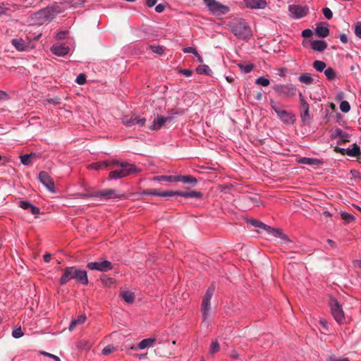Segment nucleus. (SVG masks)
Wrapping results in <instances>:
<instances>
[{
    "label": "nucleus",
    "instance_id": "nucleus-35",
    "mask_svg": "<svg viewBox=\"0 0 361 361\" xmlns=\"http://www.w3.org/2000/svg\"><path fill=\"white\" fill-rule=\"evenodd\" d=\"M298 80L301 83H304L306 85H310L313 82V78H312L311 74L310 73H305L298 77Z\"/></svg>",
    "mask_w": 361,
    "mask_h": 361
},
{
    "label": "nucleus",
    "instance_id": "nucleus-4",
    "mask_svg": "<svg viewBox=\"0 0 361 361\" xmlns=\"http://www.w3.org/2000/svg\"><path fill=\"white\" fill-rule=\"evenodd\" d=\"M113 164L114 165L121 166V169L111 171L109 173L110 179L118 180L137 171V166L133 164L121 162L118 160H114Z\"/></svg>",
    "mask_w": 361,
    "mask_h": 361
},
{
    "label": "nucleus",
    "instance_id": "nucleus-34",
    "mask_svg": "<svg viewBox=\"0 0 361 361\" xmlns=\"http://www.w3.org/2000/svg\"><path fill=\"white\" fill-rule=\"evenodd\" d=\"M313 68L318 72H324L326 68V64L325 62L319 60H316L312 64Z\"/></svg>",
    "mask_w": 361,
    "mask_h": 361
},
{
    "label": "nucleus",
    "instance_id": "nucleus-43",
    "mask_svg": "<svg viewBox=\"0 0 361 361\" xmlns=\"http://www.w3.org/2000/svg\"><path fill=\"white\" fill-rule=\"evenodd\" d=\"M238 66L245 73H249L253 69V66L252 64H238Z\"/></svg>",
    "mask_w": 361,
    "mask_h": 361
},
{
    "label": "nucleus",
    "instance_id": "nucleus-29",
    "mask_svg": "<svg viewBox=\"0 0 361 361\" xmlns=\"http://www.w3.org/2000/svg\"><path fill=\"white\" fill-rule=\"evenodd\" d=\"M143 195H154V196H159V197H169L171 195L169 193V191H164L161 192L157 190H147L142 192Z\"/></svg>",
    "mask_w": 361,
    "mask_h": 361
},
{
    "label": "nucleus",
    "instance_id": "nucleus-32",
    "mask_svg": "<svg viewBox=\"0 0 361 361\" xmlns=\"http://www.w3.org/2000/svg\"><path fill=\"white\" fill-rule=\"evenodd\" d=\"M121 295L122 298L128 303H132L134 301V294L128 290L121 292Z\"/></svg>",
    "mask_w": 361,
    "mask_h": 361
},
{
    "label": "nucleus",
    "instance_id": "nucleus-33",
    "mask_svg": "<svg viewBox=\"0 0 361 361\" xmlns=\"http://www.w3.org/2000/svg\"><path fill=\"white\" fill-rule=\"evenodd\" d=\"M84 3V0H65L63 4L66 7L78 8L82 6Z\"/></svg>",
    "mask_w": 361,
    "mask_h": 361
},
{
    "label": "nucleus",
    "instance_id": "nucleus-15",
    "mask_svg": "<svg viewBox=\"0 0 361 361\" xmlns=\"http://www.w3.org/2000/svg\"><path fill=\"white\" fill-rule=\"evenodd\" d=\"M39 179L40 182L51 192H54V183L49 176V174L45 171H41L39 173Z\"/></svg>",
    "mask_w": 361,
    "mask_h": 361
},
{
    "label": "nucleus",
    "instance_id": "nucleus-3",
    "mask_svg": "<svg viewBox=\"0 0 361 361\" xmlns=\"http://www.w3.org/2000/svg\"><path fill=\"white\" fill-rule=\"evenodd\" d=\"M228 28L239 40L247 41L252 37L251 27L243 19H236L230 23Z\"/></svg>",
    "mask_w": 361,
    "mask_h": 361
},
{
    "label": "nucleus",
    "instance_id": "nucleus-1",
    "mask_svg": "<svg viewBox=\"0 0 361 361\" xmlns=\"http://www.w3.org/2000/svg\"><path fill=\"white\" fill-rule=\"evenodd\" d=\"M62 11V8H60L56 4L47 6L44 8L35 12L32 16V20L34 24L42 25L50 23L55 16Z\"/></svg>",
    "mask_w": 361,
    "mask_h": 361
},
{
    "label": "nucleus",
    "instance_id": "nucleus-48",
    "mask_svg": "<svg viewBox=\"0 0 361 361\" xmlns=\"http://www.w3.org/2000/svg\"><path fill=\"white\" fill-rule=\"evenodd\" d=\"M20 161L25 166L29 165L30 163V154H24L20 156Z\"/></svg>",
    "mask_w": 361,
    "mask_h": 361
},
{
    "label": "nucleus",
    "instance_id": "nucleus-17",
    "mask_svg": "<svg viewBox=\"0 0 361 361\" xmlns=\"http://www.w3.org/2000/svg\"><path fill=\"white\" fill-rule=\"evenodd\" d=\"M145 123H146V118H145L123 117L122 118V123L127 127H132L134 125H137L140 127H142L145 126Z\"/></svg>",
    "mask_w": 361,
    "mask_h": 361
},
{
    "label": "nucleus",
    "instance_id": "nucleus-2",
    "mask_svg": "<svg viewBox=\"0 0 361 361\" xmlns=\"http://www.w3.org/2000/svg\"><path fill=\"white\" fill-rule=\"evenodd\" d=\"M71 279H75L82 285L88 284L87 273L85 270L80 269L76 267H68L59 279L61 285H66Z\"/></svg>",
    "mask_w": 361,
    "mask_h": 361
},
{
    "label": "nucleus",
    "instance_id": "nucleus-22",
    "mask_svg": "<svg viewBox=\"0 0 361 361\" xmlns=\"http://www.w3.org/2000/svg\"><path fill=\"white\" fill-rule=\"evenodd\" d=\"M175 182H182L186 184L196 185L197 180L192 176H176Z\"/></svg>",
    "mask_w": 361,
    "mask_h": 361
},
{
    "label": "nucleus",
    "instance_id": "nucleus-61",
    "mask_svg": "<svg viewBox=\"0 0 361 361\" xmlns=\"http://www.w3.org/2000/svg\"><path fill=\"white\" fill-rule=\"evenodd\" d=\"M113 161L114 160H111V161L107 160V161H101L102 162V169H106V168H108L109 166H110L111 165H114L113 164Z\"/></svg>",
    "mask_w": 361,
    "mask_h": 361
},
{
    "label": "nucleus",
    "instance_id": "nucleus-63",
    "mask_svg": "<svg viewBox=\"0 0 361 361\" xmlns=\"http://www.w3.org/2000/svg\"><path fill=\"white\" fill-rule=\"evenodd\" d=\"M164 8L165 6L163 4H159L155 6V11L158 13H161L164 11Z\"/></svg>",
    "mask_w": 361,
    "mask_h": 361
},
{
    "label": "nucleus",
    "instance_id": "nucleus-49",
    "mask_svg": "<svg viewBox=\"0 0 361 361\" xmlns=\"http://www.w3.org/2000/svg\"><path fill=\"white\" fill-rule=\"evenodd\" d=\"M115 350V348L112 345H107L103 348L102 353L103 355H107Z\"/></svg>",
    "mask_w": 361,
    "mask_h": 361
},
{
    "label": "nucleus",
    "instance_id": "nucleus-53",
    "mask_svg": "<svg viewBox=\"0 0 361 361\" xmlns=\"http://www.w3.org/2000/svg\"><path fill=\"white\" fill-rule=\"evenodd\" d=\"M184 53L188 54H193L194 55H197V51L195 48L192 47H188L183 49Z\"/></svg>",
    "mask_w": 361,
    "mask_h": 361
},
{
    "label": "nucleus",
    "instance_id": "nucleus-20",
    "mask_svg": "<svg viewBox=\"0 0 361 361\" xmlns=\"http://www.w3.org/2000/svg\"><path fill=\"white\" fill-rule=\"evenodd\" d=\"M19 206L23 209H30L31 213L35 215H37L39 214V209L36 206L33 205L29 201L22 200L20 202Z\"/></svg>",
    "mask_w": 361,
    "mask_h": 361
},
{
    "label": "nucleus",
    "instance_id": "nucleus-51",
    "mask_svg": "<svg viewBox=\"0 0 361 361\" xmlns=\"http://www.w3.org/2000/svg\"><path fill=\"white\" fill-rule=\"evenodd\" d=\"M299 97H300V101L302 109H309V104L305 101V99L301 92L299 93Z\"/></svg>",
    "mask_w": 361,
    "mask_h": 361
},
{
    "label": "nucleus",
    "instance_id": "nucleus-13",
    "mask_svg": "<svg viewBox=\"0 0 361 361\" xmlns=\"http://www.w3.org/2000/svg\"><path fill=\"white\" fill-rule=\"evenodd\" d=\"M87 267L90 270H96L102 272H106L113 269L111 262L104 260L102 262H92L87 264Z\"/></svg>",
    "mask_w": 361,
    "mask_h": 361
},
{
    "label": "nucleus",
    "instance_id": "nucleus-30",
    "mask_svg": "<svg viewBox=\"0 0 361 361\" xmlns=\"http://www.w3.org/2000/svg\"><path fill=\"white\" fill-rule=\"evenodd\" d=\"M315 33L318 37L324 38L329 35V30L326 26L319 25L315 28Z\"/></svg>",
    "mask_w": 361,
    "mask_h": 361
},
{
    "label": "nucleus",
    "instance_id": "nucleus-7",
    "mask_svg": "<svg viewBox=\"0 0 361 361\" xmlns=\"http://www.w3.org/2000/svg\"><path fill=\"white\" fill-rule=\"evenodd\" d=\"M250 223L257 228H260L267 231V233L274 237L281 238L284 242H289V238L280 230L275 229L261 221L256 220L250 221Z\"/></svg>",
    "mask_w": 361,
    "mask_h": 361
},
{
    "label": "nucleus",
    "instance_id": "nucleus-38",
    "mask_svg": "<svg viewBox=\"0 0 361 361\" xmlns=\"http://www.w3.org/2000/svg\"><path fill=\"white\" fill-rule=\"evenodd\" d=\"M153 180H156V181L175 182L176 176H159L154 177Z\"/></svg>",
    "mask_w": 361,
    "mask_h": 361
},
{
    "label": "nucleus",
    "instance_id": "nucleus-10",
    "mask_svg": "<svg viewBox=\"0 0 361 361\" xmlns=\"http://www.w3.org/2000/svg\"><path fill=\"white\" fill-rule=\"evenodd\" d=\"M93 197L98 198L99 200H111V199H120L124 197L123 194L119 193L118 191L114 189L102 190L96 191L92 193Z\"/></svg>",
    "mask_w": 361,
    "mask_h": 361
},
{
    "label": "nucleus",
    "instance_id": "nucleus-60",
    "mask_svg": "<svg viewBox=\"0 0 361 361\" xmlns=\"http://www.w3.org/2000/svg\"><path fill=\"white\" fill-rule=\"evenodd\" d=\"M42 354L45 355V356H47L49 357H51V358L55 360L56 361H61L60 358L58 356L55 355H53V354H51V353H47V352H42Z\"/></svg>",
    "mask_w": 361,
    "mask_h": 361
},
{
    "label": "nucleus",
    "instance_id": "nucleus-27",
    "mask_svg": "<svg viewBox=\"0 0 361 361\" xmlns=\"http://www.w3.org/2000/svg\"><path fill=\"white\" fill-rule=\"evenodd\" d=\"M17 4H4L2 3L0 4V16L6 14L8 11H14L16 10V6Z\"/></svg>",
    "mask_w": 361,
    "mask_h": 361
},
{
    "label": "nucleus",
    "instance_id": "nucleus-28",
    "mask_svg": "<svg viewBox=\"0 0 361 361\" xmlns=\"http://www.w3.org/2000/svg\"><path fill=\"white\" fill-rule=\"evenodd\" d=\"M93 343L87 339H81L77 343V348L81 350H89L92 346Z\"/></svg>",
    "mask_w": 361,
    "mask_h": 361
},
{
    "label": "nucleus",
    "instance_id": "nucleus-36",
    "mask_svg": "<svg viewBox=\"0 0 361 361\" xmlns=\"http://www.w3.org/2000/svg\"><path fill=\"white\" fill-rule=\"evenodd\" d=\"M324 73L329 80H333L336 77V73L335 70L331 67L326 68L324 70Z\"/></svg>",
    "mask_w": 361,
    "mask_h": 361
},
{
    "label": "nucleus",
    "instance_id": "nucleus-50",
    "mask_svg": "<svg viewBox=\"0 0 361 361\" xmlns=\"http://www.w3.org/2000/svg\"><path fill=\"white\" fill-rule=\"evenodd\" d=\"M75 82L79 85H83L86 82V76L83 73L78 75L75 79Z\"/></svg>",
    "mask_w": 361,
    "mask_h": 361
},
{
    "label": "nucleus",
    "instance_id": "nucleus-24",
    "mask_svg": "<svg viewBox=\"0 0 361 361\" xmlns=\"http://www.w3.org/2000/svg\"><path fill=\"white\" fill-rule=\"evenodd\" d=\"M86 321V317L83 314L78 316L75 319H73L69 325L68 330L70 331H73L78 325L83 324Z\"/></svg>",
    "mask_w": 361,
    "mask_h": 361
},
{
    "label": "nucleus",
    "instance_id": "nucleus-40",
    "mask_svg": "<svg viewBox=\"0 0 361 361\" xmlns=\"http://www.w3.org/2000/svg\"><path fill=\"white\" fill-rule=\"evenodd\" d=\"M341 216L347 224L352 222L355 219V217L352 214L346 212H341Z\"/></svg>",
    "mask_w": 361,
    "mask_h": 361
},
{
    "label": "nucleus",
    "instance_id": "nucleus-11",
    "mask_svg": "<svg viewBox=\"0 0 361 361\" xmlns=\"http://www.w3.org/2000/svg\"><path fill=\"white\" fill-rule=\"evenodd\" d=\"M290 17L293 19H300L305 17L309 13L307 6L291 4L288 6Z\"/></svg>",
    "mask_w": 361,
    "mask_h": 361
},
{
    "label": "nucleus",
    "instance_id": "nucleus-12",
    "mask_svg": "<svg viewBox=\"0 0 361 361\" xmlns=\"http://www.w3.org/2000/svg\"><path fill=\"white\" fill-rule=\"evenodd\" d=\"M330 306L331 314L336 322L338 324L344 323L345 321L344 312L338 301L335 299H332L330 302Z\"/></svg>",
    "mask_w": 361,
    "mask_h": 361
},
{
    "label": "nucleus",
    "instance_id": "nucleus-55",
    "mask_svg": "<svg viewBox=\"0 0 361 361\" xmlns=\"http://www.w3.org/2000/svg\"><path fill=\"white\" fill-rule=\"evenodd\" d=\"M303 111V113L301 114V119L302 121H306L310 118L309 109H305Z\"/></svg>",
    "mask_w": 361,
    "mask_h": 361
},
{
    "label": "nucleus",
    "instance_id": "nucleus-5",
    "mask_svg": "<svg viewBox=\"0 0 361 361\" xmlns=\"http://www.w3.org/2000/svg\"><path fill=\"white\" fill-rule=\"evenodd\" d=\"M214 293V287L210 286L206 290L204 293L202 304H201V312L202 315V322L208 325L209 322V318L212 314V310L211 307V299Z\"/></svg>",
    "mask_w": 361,
    "mask_h": 361
},
{
    "label": "nucleus",
    "instance_id": "nucleus-14",
    "mask_svg": "<svg viewBox=\"0 0 361 361\" xmlns=\"http://www.w3.org/2000/svg\"><path fill=\"white\" fill-rule=\"evenodd\" d=\"M172 120V117H166L161 115H157V118L154 120L152 124L149 127V128L151 130H159L166 122H170Z\"/></svg>",
    "mask_w": 361,
    "mask_h": 361
},
{
    "label": "nucleus",
    "instance_id": "nucleus-6",
    "mask_svg": "<svg viewBox=\"0 0 361 361\" xmlns=\"http://www.w3.org/2000/svg\"><path fill=\"white\" fill-rule=\"evenodd\" d=\"M207 8L214 16H222L230 11L228 6L224 5L216 0H203Z\"/></svg>",
    "mask_w": 361,
    "mask_h": 361
},
{
    "label": "nucleus",
    "instance_id": "nucleus-41",
    "mask_svg": "<svg viewBox=\"0 0 361 361\" xmlns=\"http://www.w3.org/2000/svg\"><path fill=\"white\" fill-rule=\"evenodd\" d=\"M169 193L171 194L169 197H173L176 195H178L183 197L188 198L190 196V192H184V191H172L170 190Z\"/></svg>",
    "mask_w": 361,
    "mask_h": 361
},
{
    "label": "nucleus",
    "instance_id": "nucleus-57",
    "mask_svg": "<svg viewBox=\"0 0 361 361\" xmlns=\"http://www.w3.org/2000/svg\"><path fill=\"white\" fill-rule=\"evenodd\" d=\"M179 73L185 77H190L192 74V71L190 69H181Z\"/></svg>",
    "mask_w": 361,
    "mask_h": 361
},
{
    "label": "nucleus",
    "instance_id": "nucleus-52",
    "mask_svg": "<svg viewBox=\"0 0 361 361\" xmlns=\"http://www.w3.org/2000/svg\"><path fill=\"white\" fill-rule=\"evenodd\" d=\"M89 168L92 170L103 169L102 162H94L89 165Z\"/></svg>",
    "mask_w": 361,
    "mask_h": 361
},
{
    "label": "nucleus",
    "instance_id": "nucleus-45",
    "mask_svg": "<svg viewBox=\"0 0 361 361\" xmlns=\"http://www.w3.org/2000/svg\"><path fill=\"white\" fill-rule=\"evenodd\" d=\"M23 335L24 334L20 327L16 328L12 331V336L16 339L23 337Z\"/></svg>",
    "mask_w": 361,
    "mask_h": 361
},
{
    "label": "nucleus",
    "instance_id": "nucleus-25",
    "mask_svg": "<svg viewBox=\"0 0 361 361\" xmlns=\"http://www.w3.org/2000/svg\"><path fill=\"white\" fill-rule=\"evenodd\" d=\"M312 49L317 51H323L327 47V43L324 40H314L311 43Z\"/></svg>",
    "mask_w": 361,
    "mask_h": 361
},
{
    "label": "nucleus",
    "instance_id": "nucleus-56",
    "mask_svg": "<svg viewBox=\"0 0 361 361\" xmlns=\"http://www.w3.org/2000/svg\"><path fill=\"white\" fill-rule=\"evenodd\" d=\"M202 197V193L197 191H190L189 197L191 198H201Z\"/></svg>",
    "mask_w": 361,
    "mask_h": 361
},
{
    "label": "nucleus",
    "instance_id": "nucleus-62",
    "mask_svg": "<svg viewBox=\"0 0 361 361\" xmlns=\"http://www.w3.org/2000/svg\"><path fill=\"white\" fill-rule=\"evenodd\" d=\"M312 32L310 29H305L302 32V36L304 37H310Z\"/></svg>",
    "mask_w": 361,
    "mask_h": 361
},
{
    "label": "nucleus",
    "instance_id": "nucleus-16",
    "mask_svg": "<svg viewBox=\"0 0 361 361\" xmlns=\"http://www.w3.org/2000/svg\"><path fill=\"white\" fill-rule=\"evenodd\" d=\"M245 6L250 9H264L267 3L266 0H244Z\"/></svg>",
    "mask_w": 361,
    "mask_h": 361
},
{
    "label": "nucleus",
    "instance_id": "nucleus-31",
    "mask_svg": "<svg viewBox=\"0 0 361 361\" xmlns=\"http://www.w3.org/2000/svg\"><path fill=\"white\" fill-rule=\"evenodd\" d=\"M346 154L353 157H358L360 154V147L355 144L353 147L346 149Z\"/></svg>",
    "mask_w": 361,
    "mask_h": 361
},
{
    "label": "nucleus",
    "instance_id": "nucleus-39",
    "mask_svg": "<svg viewBox=\"0 0 361 361\" xmlns=\"http://www.w3.org/2000/svg\"><path fill=\"white\" fill-rule=\"evenodd\" d=\"M220 350V345L216 340L212 341L209 346V353L210 354H214L219 352Z\"/></svg>",
    "mask_w": 361,
    "mask_h": 361
},
{
    "label": "nucleus",
    "instance_id": "nucleus-59",
    "mask_svg": "<svg viewBox=\"0 0 361 361\" xmlns=\"http://www.w3.org/2000/svg\"><path fill=\"white\" fill-rule=\"evenodd\" d=\"M66 35H67V31H60L56 35V39H63L66 37Z\"/></svg>",
    "mask_w": 361,
    "mask_h": 361
},
{
    "label": "nucleus",
    "instance_id": "nucleus-37",
    "mask_svg": "<svg viewBox=\"0 0 361 361\" xmlns=\"http://www.w3.org/2000/svg\"><path fill=\"white\" fill-rule=\"evenodd\" d=\"M196 71L199 74H206V75H210L212 73V71L210 68L207 65H200L197 66Z\"/></svg>",
    "mask_w": 361,
    "mask_h": 361
},
{
    "label": "nucleus",
    "instance_id": "nucleus-26",
    "mask_svg": "<svg viewBox=\"0 0 361 361\" xmlns=\"http://www.w3.org/2000/svg\"><path fill=\"white\" fill-rule=\"evenodd\" d=\"M298 162L302 164L305 165H321L322 164V161L316 158H309V157H302L298 160Z\"/></svg>",
    "mask_w": 361,
    "mask_h": 361
},
{
    "label": "nucleus",
    "instance_id": "nucleus-19",
    "mask_svg": "<svg viewBox=\"0 0 361 361\" xmlns=\"http://www.w3.org/2000/svg\"><path fill=\"white\" fill-rule=\"evenodd\" d=\"M156 341L155 338H148L141 341L137 345V347H131L133 350H144L147 348H152L154 345Z\"/></svg>",
    "mask_w": 361,
    "mask_h": 361
},
{
    "label": "nucleus",
    "instance_id": "nucleus-64",
    "mask_svg": "<svg viewBox=\"0 0 361 361\" xmlns=\"http://www.w3.org/2000/svg\"><path fill=\"white\" fill-rule=\"evenodd\" d=\"M328 361H348V360L347 358L338 359L334 357H329Z\"/></svg>",
    "mask_w": 361,
    "mask_h": 361
},
{
    "label": "nucleus",
    "instance_id": "nucleus-46",
    "mask_svg": "<svg viewBox=\"0 0 361 361\" xmlns=\"http://www.w3.org/2000/svg\"><path fill=\"white\" fill-rule=\"evenodd\" d=\"M322 13L324 16V17L328 20L331 19L333 17V13L331 10L328 7L324 8L322 9Z\"/></svg>",
    "mask_w": 361,
    "mask_h": 361
},
{
    "label": "nucleus",
    "instance_id": "nucleus-47",
    "mask_svg": "<svg viewBox=\"0 0 361 361\" xmlns=\"http://www.w3.org/2000/svg\"><path fill=\"white\" fill-rule=\"evenodd\" d=\"M149 48L154 52L158 54H162L164 53V49L161 46H154L149 45Z\"/></svg>",
    "mask_w": 361,
    "mask_h": 361
},
{
    "label": "nucleus",
    "instance_id": "nucleus-9",
    "mask_svg": "<svg viewBox=\"0 0 361 361\" xmlns=\"http://www.w3.org/2000/svg\"><path fill=\"white\" fill-rule=\"evenodd\" d=\"M270 105L281 121L288 124H293L295 122V116L292 112L280 109L272 100Z\"/></svg>",
    "mask_w": 361,
    "mask_h": 361
},
{
    "label": "nucleus",
    "instance_id": "nucleus-44",
    "mask_svg": "<svg viewBox=\"0 0 361 361\" xmlns=\"http://www.w3.org/2000/svg\"><path fill=\"white\" fill-rule=\"evenodd\" d=\"M340 109L343 113H348L350 109V106L348 102L343 101L340 104Z\"/></svg>",
    "mask_w": 361,
    "mask_h": 361
},
{
    "label": "nucleus",
    "instance_id": "nucleus-23",
    "mask_svg": "<svg viewBox=\"0 0 361 361\" xmlns=\"http://www.w3.org/2000/svg\"><path fill=\"white\" fill-rule=\"evenodd\" d=\"M12 45L19 51H25L27 45L22 38H15L11 40Z\"/></svg>",
    "mask_w": 361,
    "mask_h": 361
},
{
    "label": "nucleus",
    "instance_id": "nucleus-18",
    "mask_svg": "<svg viewBox=\"0 0 361 361\" xmlns=\"http://www.w3.org/2000/svg\"><path fill=\"white\" fill-rule=\"evenodd\" d=\"M51 53L57 56H65L70 51V48L64 44H54L50 49Z\"/></svg>",
    "mask_w": 361,
    "mask_h": 361
},
{
    "label": "nucleus",
    "instance_id": "nucleus-8",
    "mask_svg": "<svg viewBox=\"0 0 361 361\" xmlns=\"http://www.w3.org/2000/svg\"><path fill=\"white\" fill-rule=\"evenodd\" d=\"M278 95L285 97H293L296 95L297 87L293 84H277L273 87Z\"/></svg>",
    "mask_w": 361,
    "mask_h": 361
},
{
    "label": "nucleus",
    "instance_id": "nucleus-42",
    "mask_svg": "<svg viewBox=\"0 0 361 361\" xmlns=\"http://www.w3.org/2000/svg\"><path fill=\"white\" fill-rule=\"evenodd\" d=\"M255 83L257 85H262L263 87H267L269 85L270 81L269 79L264 78V77H259L256 79Z\"/></svg>",
    "mask_w": 361,
    "mask_h": 361
},
{
    "label": "nucleus",
    "instance_id": "nucleus-54",
    "mask_svg": "<svg viewBox=\"0 0 361 361\" xmlns=\"http://www.w3.org/2000/svg\"><path fill=\"white\" fill-rule=\"evenodd\" d=\"M355 33L357 37L361 39V23L359 22L355 25Z\"/></svg>",
    "mask_w": 361,
    "mask_h": 361
},
{
    "label": "nucleus",
    "instance_id": "nucleus-58",
    "mask_svg": "<svg viewBox=\"0 0 361 361\" xmlns=\"http://www.w3.org/2000/svg\"><path fill=\"white\" fill-rule=\"evenodd\" d=\"M10 98L8 94L5 91L0 90V100L6 101Z\"/></svg>",
    "mask_w": 361,
    "mask_h": 361
},
{
    "label": "nucleus",
    "instance_id": "nucleus-21",
    "mask_svg": "<svg viewBox=\"0 0 361 361\" xmlns=\"http://www.w3.org/2000/svg\"><path fill=\"white\" fill-rule=\"evenodd\" d=\"M332 136L335 138H339L344 142H350V135L347 132L341 130V128L335 129L332 133Z\"/></svg>",
    "mask_w": 361,
    "mask_h": 361
}]
</instances>
